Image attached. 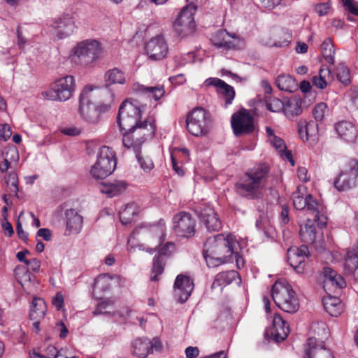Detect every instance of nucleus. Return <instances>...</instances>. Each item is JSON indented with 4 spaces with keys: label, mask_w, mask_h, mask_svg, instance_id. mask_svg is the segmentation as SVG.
<instances>
[{
    "label": "nucleus",
    "mask_w": 358,
    "mask_h": 358,
    "mask_svg": "<svg viewBox=\"0 0 358 358\" xmlns=\"http://www.w3.org/2000/svg\"><path fill=\"white\" fill-rule=\"evenodd\" d=\"M92 91L91 87H85L80 94L79 110L80 115L90 122H96L98 120V113L94 106L90 102L89 93Z\"/></svg>",
    "instance_id": "obj_18"
},
{
    "label": "nucleus",
    "mask_w": 358,
    "mask_h": 358,
    "mask_svg": "<svg viewBox=\"0 0 358 358\" xmlns=\"http://www.w3.org/2000/svg\"><path fill=\"white\" fill-rule=\"evenodd\" d=\"M266 133L267 141L279 153L280 156L284 159L290 162L293 166L294 161L290 151L287 150L285 141L279 136L275 134L274 130L269 127H266Z\"/></svg>",
    "instance_id": "obj_20"
},
{
    "label": "nucleus",
    "mask_w": 358,
    "mask_h": 358,
    "mask_svg": "<svg viewBox=\"0 0 358 358\" xmlns=\"http://www.w3.org/2000/svg\"><path fill=\"white\" fill-rule=\"evenodd\" d=\"M145 50L152 60H160L166 57L169 48L164 38L157 36L147 43Z\"/></svg>",
    "instance_id": "obj_16"
},
{
    "label": "nucleus",
    "mask_w": 358,
    "mask_h": 358,
    "mask_svg": "<svg viewBox=\"0 0 358 358\" xmlns=\"http://www.w3.org/2000/svg\"><path fill=\"white\" fill-rule=\"evenodd\" d=\"M152 231L158 236L159 243H162L166 237V224L164 220H160L157 225L152 227Z\"/></svg>",
    "instance_id": "obj_50"
},
{
    "label": "nucleus",
    "mask_w": 358,
    "mask_h": 358,
    "mask_svg": "<svg viewBox=\"0 0 358 358\" xmlns=\"http://www.w3.org/2000/svg\"><path fill=\"white\" fill-rule=\"evenodd\" d=\"M309 138L315 137L318 134V125L316 122L310 121L305 124Z\"/></svg>",
    "instance_id": "obj_53"
},
{
    "label": "nucleus",
    "mask_w": 358,
    "mask_h": 358,
    "mask_svg": "<svg viewBox=\"0 0 358 358\" xmlns=\"http://www.w3.org/2000/svg\"><path fill=\"white\" fill-rule=\"evenodd\" d=\"M331 78V71L328 68H321L318 76L313 78V85L317 88L323 90L327 85L329 79Z\"/></svg>",
    "instance_id": "obj_42"
},
{
    "label": "nucleus",
    "mask_w": 358,
    "mask_h": 358,
    "mask_svg": "<svg viewBox=\"0 0 358 358\" xmlns=\"http://www.w3.org/2000/svg\"><path fill=\"white\" fill-rule=\"evenodd\" d=\"M141 117V109L126 100L120 106L117 124L122 131H126L122 137L123 145L127 148H133L141 168L145 172H149L154 168V163L150 157L141 155L140 151L145 139L155 134V119L149 115L142 121Z\"/></svg>",
    "instance_id": "obj_1"
},
{
    "label": "nucleus",
    "mask_w": 358,
    "mask_h": 358,
    "mask_svg": "<svg viewBox=\"0 0 358 358\" xmlns=\"http://www.w3.org/2000/svg\"><path fill=\"white\" fill-rule=\"evenodd\" d=\"M292 39V35L287 32V31H282V36L280 40L276 41L273 43H268L267 45L271 47H276V48H282L287 46Z\"/></svg>",
    "instance_id": "obj_49"
},
{
    "label": "nucleus",
    "mask_w": 358,
    "mask_h": 358,
    "mask_svg": "<svg viewBox=\"0 0 358 358\" xmlns=\"http://www.w3.org/2000/svg\"><path fill=\"white\" fill-rule=\"evenodd\" d=\"M337 134L348 142H354L357 136L356 127L349 122H340L335 125Z\"/></svg>",
    "instance_id": "obj_28"
},
{
    "label": "nucleus",
    "mask_w": 358,
    "mask_h": 358,
    "mask_svg": "<svg viewBox=\"0 0 358 358\" xmlns=\"http://www.w3.org/2000/svg\"><path fill=\"white\" fill-rule=\"evenodd\" d=\"M345 9L352 14L358 15V3L354 0H341Z\"/></svg>",
    "instance_id": "obj_52"
},
{
    "label": "nucleus",
    "mask_w": 358,
    "mask_h": 358,
    "mask_svg": "<svg viewBox=\"0 0 358 358\" xmlns=\"http://www.w3.org/2000/svg\"><path fill=\"white\" fill-rule=\"evenodd\" d=\"M266 108L271 112L279 113L283 111L284 102L278 98H271L266 101Z\"/></svg>",
    "instance_id": "obj_48"
},
{
    "label": "nucleus",
    "mask_w": 358,
    "mask_h": 358,
    "mask_svg": "<svg viewBox=\"0 0 358 358\" xmlns=\"http://www.w3.org/2000/svg\"><path fill=\"white\" fill-rule=\"evenodd\" d=\"M304 191L305 187L303 186H299L296 191L292 194L293 204L296 210H303L307 206L308 194L304 196Z\"/></svg>",
    "instance_id": "obj_41"
},
{
    "label": "nucleus",
    "mask_w": 358,
    "mask_h": 358,
    "mask_svg": "<svg viewBox=\"0 0 358 358\" xmlns=\"http://www.w3.org/2000/svg\"><path fill=\"white\" fill-rule=\"evenodd\" d=\"M210 117L202 108L193 109L186 119L187 129L195 136L206 135L210 130Z\"/></svg>",
    "instance_id": "obj_8"
},
{
    "label": "nucleus",
    "mask_w": 358,
    "mask_h": 358,
    "mask_svg": "<svg viewBox=\"0 0 358 358\" xmlns=\"http://www.w3.org/2000/svg\"><path fill=\"white\" fill-rule=\"evenodd\" d=\"M205 86H213L218 94L222 95L225 99V106L231 104L235 96L234 87L217 78H209L204 82Z\"/></svg>",
    "instance_id": "obj_22"
},
{
    "label": "nucleus",
    "mask_w": 358,
    "mask_h": 358,
    "mask_svg": "<svg viewBox=\"0 0 358 358\" xmlns=\"http://www.w3.org/2000/svg\"><path fill=\"white\" fill-rule=\"evenodd\" d=\"M139 213V208L136 203L127 204L119 212V217L121 223L124 225L129 224L135 215Z\"/></svg>",
    "instance_id": "obj_35"
},
{
    "label": "nucleus",
    "mask_w": 358,
    "mask_h": 358,
    "mask_svg": "<svg viewBox=\"0 0 358 358\" xmlns=\"http://www.w3.org/2000/svg\"><path fill=\"white\" fill-rule=\"evenodd\" d=\"M162 349V343L158 337L152 341L145 337L138 338L131 343V352L138 358H146L153 352H160Z\"/></svg>",
    "instance_id": "obj_10"
},
{
    "label": "nucleus",
    "mask_w": 358,
    "mask_h": 358,
    "mask_svg": "<svg viewBox=\"0 0 358 358\" xmlns=\"http://www.w3.org/2000/svg\"><path fill=\"white\" fill-rule=\"evenodd\" d=\"M304 350L303 358H334L331 351L324 346L322 342L313 337L308 338Z\"/></svg>",
    "instance_id": "obj_19"
},
{
    "label": "nucleus",
    "mask_w": 358,
    "mask_h": 358,
    "mask_svg": "<svg viewBox=\"0 0 358 358\" xmlns=\"http://www.w3.org/2000/svg\"><path fill=\"white\" fill-rule=\"evenodd\" d=\"M269 177V166L260 164L248 171L235 185L236 192L249 199L258 198Z\"/></svg>",
    "instance_id": "obj_3"
},
{
    "label": "nucleus",
    "mask_w": 358,
    "mask_h": 358,
    "mask_svg": "<svg viewBox=\"0 0 358 358\" xmlns=\"http://www.w3.org/2000/svg\"><path fill=\"white\" fill-rule=\"evenodd\" d=\"M64 303V298L62 294L58 293L52 299V304L57 308V310H60Z\"/></svg>",
    "instance_id": "obj_63"
},
{
    "label": "nucleus",
    "mask_w": 358,
    "mask_h": 358,
    "mask_svg": "<svg viewBox=\"0 0 358 358\" xmlns=\"http://www.w3.org/2000/svg\"><path fill=\"white\" fill-rule=\"evenodd\" d=\"M289 328L287 323L282 317L275 314L273 320V327L271 329V335L275 342L284 341L288 336Z\"/></svg>",
    "instance_id": "obj_27"
},
{
    "label": "nucleus",
    "mask_w": 358,
    "mask_h": 358,
    "mask_svg": "<svg viewBox=\"0 0 358 358\" xmlns=\"http://www.w3.org/2000/svg\"><path fill=\"white\" fill-rule=\"evenodd\" d=\"M116 160L113 150L108 146H102L97 154L96 163L91 167L90 174L96 179H103L115 169Z\"/></svg>",
    "instance_id": "obj_6"
},
{
    "label": "nucleus",
    "mask_w": 358,
    "mask_h": 358,
    "mask_svg": "<svg viewBox=\"0 0 358 358\" xmlns=\"http://www.w3.org/2000/svg\"><path fill=\"white\" fill-rule=\"evenodd\" d=\"M66 232L68 235L78 234L83 228V217L74 208H69L65 210Z\"/></svg>",
    "instance_id": "obj_23"
},
{
    "label": "nucleus",
    "mask_w": 358,
    "mask_h": 358,
    "mask_svg": "<svg viewBox=\"0 0 358 358\" xmlns=\"http://www.w3.org/2000/svg\"><path fill=\"white\" fill-rule=\"evenodd\" d=\"M302 111L301 99L292 97L284 102L283 112L285 115L291 117L299 115Z\"/></svg>",
    "instance_id": "obj_36"
},
{
    "label": "nucleus",
    "mask_w": 358,
    "mask_h": 358,
    "mask_svg": "<svg viewBox=\"0 0 358 358\" xmlns=\"http://www.w3.org/2000/svg\"><path fill=\"white\" fill-rule=\"evenodd\" d=\"M308 201L306 206L307 210L314 215V220L320 228H324L327 223V217L324 215L323 206L318 203L310 194H308Z\"/></svg>",
    "instance_id": "obj_26"
},
{
    "label": "nucleus",
    "mask_w": 358,
    "mask_h": 358,
    "mask_svg": "<svg viewBox=\"0 0 358 358\" xmlns=\"http://www.w3.org/2000/svg\"><path fill=\"white\" fill-rule=\"evenodd\" d=\"M275 83L280 90L292 92L297 89L295 80L289 75H280L276 78Z\"/></svg>",
    "instance_id": "obj_39"
},
{
    "label": "nucleus",
    "mask_w": 358,
    "mask_h": 358,
    "mask_svg": "<svg viewBox=\"0 0 358 358\" xmlns=\"http://www.w3.org/2000/svg\"><path fill=\"white\" fill-rule=\"evenodd\" d=\"M282 210L280 215V220L282 224H286L288 223L289 219V210L286 206H282Z\"/></svg>",
    "instance_id": "obj_60"
},
{
    "label": "nucleus",
    "mask_w": 358,
    "mask_h": 358,
    "mask_svg": "<svg viewBox=\"0 0 358 358\" xmlns=\"http://www.w3.org/2000/svg\"><path fill=\"white\" fill-rule=\"evenodd\" d=\"M303 256L296 255L293 251L288 250L287 259L290 266L299 273L303 272L305 268V260Z\"/></svg>",
    "instance_id": "obj_40"
},
{
    "label": "nucleus",
    "mask_w": 358,
    "mask_h": 358,
    "mask_svg": "<svg viewBox=\"0 0 358 358\" xmlns=\"http://www.w3.org/2000/svg\"><path fill=\"white\" fill-rule=\"evenodd\" d=\"M54 34L59 38L63 39L69 36L75 27L74 21L69 15L55 20L50 24Z\"/></svg>",
    "instance_id": "obj_21"
},
{
    "label": "nucleus",
    "mask_w": 358,
    "mask_h": 358,
    "mask_svg": "<svg viewBox=\"0 0 358 358\" xmlns=\"http://www.w3.org/2000/svg\"><path fill=\"white\" fill-rule=\"evenodd\" d=\"M37 235L47 241H50L52 236L50 230L46 228L40 229L38 231Z\"/></svg>",
    "instance_id": "obj_62"
},
{
    "label": "nucleus",
    "mask_w": 358,
    "mask_h": 358,
    "mask_svg": "<svg viewBox=\"0 0 358 358\" xmlns=\"http://www.w3.org/2000/svg\"><path fill=\"white\" fill-rule=\"evenodd\" d=\"M127 188V185L123 181H116L112 183L103 184L101 192L108 197H113L122 194Z\"/></svg>",
    "instance_id": "obj_37"
},
{
    "label": "nucleus",
    "mask_w": 358,
    "mask_h": 358,
    "mask_svg": "<svg viewBox=\"0 0 358 358\" xmlns=\"http://www.w3.org/2000/svg\"><path fill=\"white\" fill-rule=\"evenodd\" d=\"M236 278H239V274L234 270L219 273L215 276L212 284V288L215 289L217 287H224L232 282Z\"/></svg>",
    "instance_id": "obj_32"
},
{
    "label": "nucleus",
    "mask_w": 358,
    "mask_h": 358,
    "mask_svg": "<svg viewBox=\"0 0 358 358\" xmlns=\"http://www.w3.org/2000/svg\"><path fill=\"white\" fill-rule=\"evenodd\" d=\"M11 131L8 124H3L0 127V139L6 141L11 136Z\"/></svg>",
    "instance_id": "obj_54"
},
{
    "label": "nucleus",
    "mask_w": 358,
    "mask_h": 358,
    "mask_svg": "<svg viewBox=\"0 0 358 358\" xmlns=\"http://www.w3.org/2000/svg\"><path fill=\"white\" fill-rule=\"evenodd\" d=\"M173 229L178 236L191 238L195 234V220L185 212L176 214L173 218Z\"/></svg>",
    "instance_id": "obj_12"
},
{
    "label": "nucleus",
    "mask_w": 358,
    "mask_h": 358,
    "mask_svg": "<svg viewBox=\"0 0 358 358\" xmlns=\"http://www.w3.org/2000/svg\"><path fill=\"white\" fill-rule=\"evenodd\" d=\"M185 352L187 358H196L199 355V350L197 347H187Z\"/></svg>",
    "instance_id": "obj_59"
},
{
    "label": "nucleus",
    "mask_w": 358,
    "mask_h": 358,
    "mask_svg": "<svg viewBox=\"0 0 358 358\" xmlns=\"http://www.w3.org/2000/svg\"><path fill=\"white\" fill-rule=\"evenodd\" d=\"M321 51L326 62L330 64H334L335 50L330 38H326L321 44Z\"/></svg>",
    "instance_id": "obj_43"
},
{
    "label": "nucleus",
    "mask_w": 358,
    "mask_h": 358,
    "mask_svg": "<svg viewBox=\"0 0 358 358\" xmlns=\"http://www.w3.org/2000/svg\"><path fill=\"white\" fill-rule=\"evenodd\" d=\"M46 312V305L43 299L41 298H34L31 305L29 313L30 320H41L45 316Z\"/></svg>",
    "instance_id": "obj_34"
},
{
    "label": "nucleus",
    "mask_w": 358,
    "mask_h": 358,
    "mask_svg": "<svg viewBox=\"0 0 358 358\" xmlns=\"http://www.w3.org/2000/svg\"><path fill=\"white\" fill-rule=\"evenodd\" d=\"M106 87L114 84L124 85L126 83L124 73L118 68H113L107 71L104 75Z\"/></svg>",
    "instance_id": "obj_33"
},
{
    "label": "nucleus",
    "mask_w": 358,
    "mask_h": 358,
    "mask_svg": "<svg viewBox=\"0 0 358 358\" xmlns=\"http://www.w3.org/2000/svg\"><path fill=\"white\" fill-rule=\"evenodd\" d=\"M61 132L64 135L76 136L81 133V129L76 127H69L62 128Z\"/></svg>",
    "instance_id": "obj_55"
},
{
    "label": "nucleus",
    "mask_w": 358,
    "mask_h": 358,
    "mask_svg": "<svg viewBox=\"0 0 358 358\" xmlns=\"http://www.w3.org/2000/svg\"><path fill=\"white\" fill-rule=\"evenodd\" d=\"M201 220L208 231H217L221 229V222L217 213L212 209L201 213Z\"/></svg>",
    "instance_id": "obj_31"
},
{
    "label": "nucleus",
    "mask_w": 358,
    "mask_h": 358,
    "mask_svg": "<svg viewBox=\"0 0 358 358\" xmlns=\"http://www.w3.org/2000/svg\"><path fill=\"white\" fill-rule=\"evenodd\" d=\"M75 87L74 78L66 76L52 83L49 90L42 92V96L48 100L65 101L71 97Z\"/></svg>",
    "instance_id": "obj_7"
},
{
    "label": "nucleus",
    "mask_w": 358,
    "mask_h": 358,
    "mask_svg": "<svg viewBox=\"0 0 358 358\" xmlns=\"http://www.w3.org/2000/svg\"><path fill=\"white\" fill-rule=\"evenodd\" d=\"M175 249V245L172 242H167L163 247H162L158 255L155 256L153 259V266L150 275V280L152 281H157L158 276L160 275L164 268V257L171 255Z\"/></svg>",
    "instance_id": "obj_17"
},
{
    "label": "nucleus",
    "mask_w": 358,
    "mask_h": 358,
    "mask_svg": "<svg viewBox=\"0 0 358 358\" xmlns=\"http://www.w3.org/2000/svg\"><path fill=\"white\" fill-rule=\"evenodd\" d=\"M194 289L192 280L184 275H178L175 280L173 286L174 297L180 302H185Z\"/></svg>",
    "instance_id": "obj_15"
},
{
    "label": "nucleus",
    "mask_w": 358,
    "mask_h": 358,
    "mask_svg": "<svg viewBox=\"0 0 358 358\" xmlns=\"http://www.w3.org/2000/svg\"><path fill=\"white\" fill-rule=\"evenodd\" d=\"M72 51L73 61L82 66H87L99 58L102 48L99 41L90 38L78 43Z\"/></svg>",
    "instance_id": "obj_5"
},
{
    "label": "nucleus",
    "mask_w": 358,
    "mask_h": 358,
    "mask_svg": "<svg viewBox=\"0 0 358 358\" xmlns=\"http://www.w3.org/2000/svg\"><path fill=\"white\" fill-rule=\"evenodd\" d=\"M138 90L143 94H147L148 97L153 98L155 100L160 99L164 94V89L162 85L155 87L139 86Z\"/></svg>",
    "instance_id": "obj_45"
},
{
    "label": "nucleus",
    "mask_w": 358,
    "mask_h": 358,
    "mask_svg": "<svg viewBox=\"0 0 358 358\" xmlns=\"http://www.w3.org/2000/svg\"><path fill=\"white\" fill-rule=\"evenodd\" d=\"M327 110L328 107L325 103L320 102L316 104L313 110V114L315 120L317 122L323 120Z\"/></svg>",
    "instance_id": "obj_47"
},
{
    "label": "nucleus",
    "mask_w": 358,
    "mask_h": 358,
    "mask_svg": "<svg viewBox=\"0 0 358 358\" xmlns=\"http://www.w3.org/2000/svg\"><path fill=\"white\" fill-rule=\"evenodd\" d=\"M58 350L53 345H49L46 348V358H57Z\"/></svg>",
    "instance_id": "obj_64"
},
{
    "label": "nucleus",
    "mask_w": 358,
    "mask_h": 358,
    "mask_svg": "<svg viewBox=\"0 0 358 358\" xmlns=\"http://www.w3.org/2000/svg\"><path fill=\"white\" fill-rule=\"evenodd\" d=\"M344 268L347 273H355L358 275V252L348 250L344 260Z\"/></svg>",
    "instance_id": "obj_38"
},
{
    "label": "nucleus",
    "mask_w": 358,
    "mask_h": 358,
    "mask_svg": "<svg viewBox=\"0 0 358 358\" xmlns=\"http://www.w3.org/2000/svg\"><path fill=\"white\" fill-rule=\"evenodd\" d=\"M318 227L315 220H307L304 227H301L299 231V236L301 241L306 243H315L317 237L322 234L321 229Z\"/></svg>",
    "instance_id": "obj_24"
},
{
    "label": "nucleus",
    "mask_w": 358,
    "mask_h": 358,
    "mask_svg": "<svg viewBox=\"0 0 358 358\" xmlns=\"http://www.w3.org/2000/svg\"><path fill=\"white\" fill-rule=\"evenodd\" d=\"M196 10V6L190 3L180 10L173 23V28L178 36L185 37L194 32L195 27L194 15Z\"/></svg>",
    "instance_id": "obj_9"
},
{
    "label": "nucleus",
    "mask_w": 358,
    "mask_h": 358,
    "mask_svg": "<svg viewBox=\"0 0 358 358\" xmlns=\"http://www.w3.org/2000/svg\"><path fill=\"white\" fill-rule=\"evenodd\" d=\"M234 38L235 35L229 34L226 30H220L213 36L212 42L216 47L231 49L235 47Z\"/></svg>",
    "instance_id": "obj_29"
},
{
    "label": "nucleus",
    "mask_w": 358,
    "mask_h": 358,
    "mask_svg": "<svg viewBox=\"0 0 358 358\" xmlns=\"http://www.w3.org/2000/svg\"><path fill=\"white\" fill-rule=\"evenodd\" d=\"M288 250L293 251L296 255H299L300 256L303 255V257H304V259H306L308 257L309 253L308 248L306 245H302L297 248H290Z\"/></svg>",
    "instance_id": "obj_57"
},
{
    "label": "nucleus",
    "mask_w": 358,
    "mask_h": 358,
    "mask_svg": "<svg viewBox=\"0 0 358 358\" xmlns=\"http://www.w3.org/2000/svg\"><path fill=\"white\" fill-rule=\"evenodd\" d=\"M113 303L111 301H103L99 303L93 313L94 315H100L104 313H110V309L112 308Z\"/></svg>",
    "instance_id": "obj_51"
},
{
    "label": "nucleus",
    "mask_w": 358,
    "mask_h": 358,
    "mask_svg": "<svg viewBox=\"0 0 358 358\" xmlns=\"http://www.w3.org/2000/svg\"><path fill=\"white\" fill-rule=\"evenodd\" d=\"M26 265L31 271H33L34 272H37L40 270V268H41V261H39L36 258H32V259H29V261L27 262Z\"/></svg>",
    "instance_id": "obj_58"
},
{
    "label": "nucleus",
    "mask_w": 358,
    "mask_h": 358,
    "mask_svg": "<svg viewBox=\"0 0 358 358\" xmlns=\"http://www.w3.org/2000/svg\"><path fill=\"white\" fill-rule=\"evenodd\" d=\"M329 8L330 7L328 3H320L316 6L315 11L320 15H324L327 14Z\"/></svg>",
    "instance_id": "obj_61"
},
{
    "label": "nucleus",
    "mask_w": 358,
    "mask_h": 358,
    "mask_svg": "<svg viewBox=\"0 0 358 358\" xmlns=\"http://www.w3.org/2000/svg\"><path fill=\"white\" fill-rule=\"evenodd\" d=\"M336 73L338 80L347 85L350 82V74L349 69L345 66L343 64H340L337 66L336 69Z\"/></svg>",
    "instance_id": "obj_46"
},
{
    "label": "nucleus",
    "mask_w": 358,
    "mask_h": 358,
    "mask_svg": "<svg viewBox=\"0 0 358 358\" xmlns=\"http://www.w3.org/2000/svg\"><path fill=\"white\" fill-rule=\"evenodd\" d=\"M322 273L323 287L327 294L338 293L345 286L344 278L331 268H324Z\"/></svg>",
    "instance_id": "obj_14"
},
{
    "label": "nucleus",
    "mask_w": 358,
    "mask_h": 358,
    "mask_svg": "<svg viewBox=\"0 0 358 358\" xmlns=\"http://www.w3.org/2000/svg\"><path fill=\"white\" fill-rule=\"evenodd\" d=\"M231 124L236 136L250 133L254 129L253 117L246 109H241L235 113L231 117Z\"/></svg>",
    "instance_id": "obj_13"
},
{
    "label": "nucleus",
    "mask_w": 358,
    "mask_h": 358,
    "mask_svg": "<svg viewBox=\"0 0 358 358\" xmlns=\"http://www.w3.org/2000/svg\"><path fill=\"white\" fill-rule=\"evenodd\" d=\"M357 176L358 161L355 159H350L335 180L334 186L339 191L350 189L355 186Z\"/></svg>",
    "instance_id": "obj_11"
},
{
    "label": "nucleus",
    "mask_w": 358,
    "mask_h": 358,
    "mask_svg": "<svg viewBox=\"0 0 358 358\" xmlns=\"http://www.w3.org/2000/svg\"><path fill=\"white\" fill-rule=\"evenodd\" d=\"M272 298L279 308L294 313L299 308V299L292 286L285 280H278L272 287Z\"/></svg>",
    "instance_id": "obj_4"
},
{
    "label": "nucleus",
    "mask_w": 358,
    "mask_h": 358,
    "mask_svg": "<svg viewBox=\"0 0 358 358\" xmlns=\"http://www.w3.org/2000/svg\"><path fill=\"white\" fill-rule=\"evenodd\" d=\"M112 278L108 274H101L99 275L94 282V290L97 292H106L111 286Z\"/></svg>",
    "instance_id": "obj_44"
},
{
    "label": "nucleus",
    "mask_w": 358,
    "mask_h": 358,
    "mask_svg": "<svg viewBox=\"0 0 358 358\" xmlns=\"http://www.w3.org/2000/svg\"><path fill=\"white\" fill-rule=\"evenodd\" d=\"M238 242L233 235L217 234L208 238L203 245V255L209 267H214L227 262L233 255L236 259L238 268H240L238 254L234 250Z\"/></svg>",
    "instance_id": "obj_2"
},
{
    "label": "nucleus",
    "mask_w": 358,
    "mask_h": 358,
    "mask_svg": "<svg viewBox=\"0 0 358 358\" xmlns=\"http://www.w3.org/2000/svg\"><path fill=\"white\" fill-rule=\"evenodd\" d=\"M322 299L323 306L325 310L333 317H337L341 314L343 309V303L340 299L332 296L330 294Z\"/></svg>",
    "instance_id": "obj_30"
},
{
    "label": "nucleus",
    "mask_w": 358,
    "mask_h": 358,
    "mask_svg": "<svg viewBox=\"0 0 358 358\" xmlns=\"http://www.w3.org/2000/svg\"><path fill=\"white\" fill-rule=\"evenodd\" d=\"M15 273L24 291L29 294H31L35 287V275L23 266H17L15 269Z\"/></svg>",
    "instance_id": "obj_25"
},
{
    "label": "nucleus",
    "mask_w": 358,
    "mask_h": 358,
    "mask_svg": "<svg viewBox=\"0 0 358 358\" xmlns=\"http://www.w3.org/2000/svg\"><path fill=\"white\" fill-rule=\"evenodd\" d=\"M282 0H260L263 7L271 10L280 4Z\"/></svg>",
    "instance_id": "obj_56"
}]
</instances>
